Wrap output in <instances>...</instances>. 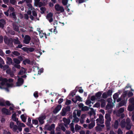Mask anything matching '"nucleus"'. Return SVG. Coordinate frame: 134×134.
Instances as JSON below:
<instances>
[{"mask_svg":"<svg viewBox=\"0 0 134 134\" xmlns=\"http://www.w3.org/2000/svg\"><path fill=\"white\" fill-rule=\"evenodd\" d=\"M13 39L12 38H9L8 37L4 38V43L9 46L12 47L13 46Z\"/></svg>","mask_w":134,"mask_h":134,"instance_id":"obj_1","label":"nucleus"},{"mask_svg":"<svg viewBox=\"0 0 134 134\" xmlns=\"http://www.w3.org/2000/svg\"><path fill=\"white\" fill-rule=\"evenodd\" d=\"M131 121L129 119H127L126 120V124L125 127L126 130H129L131 129L132 126L130 123Z\"/></svg>","mask_w":134,"mask_h":134,"instance_id":"obj_2","label":"nucleus"},{"mask_svg":"<svg viewBox=\"0 0 134 134\" xmlns=\"http://www.w3.org/2000/svg\"><path fill=\"white\" fill-rule=\"evenodd\" d=\"M31 40V38L29 35H26L24 38L23 42L25 44H27L29 43Z\"/></svg>","mask_w":134,"mask_h":134,"instance_id":"obj_3","label":"nucleus"},{"mask_svg":"<svg viewBox=\"0 0 134 134\" xmlns=\"http://www.w3.org/2000/svg\"><path fill=\"white\" fill-rule=\"evenodd\" d=\"M55 126V125L54 124H52L50 126L49 125H46L44 128L46 130L50 131L54 129Z\"/></svg>","mask_w":134,"mask_h":134,"instance_id":"obj_4","label":"nucleus"},{"mask_svg":"<svg viewBox=\"0 0 134 134\" xmlns=\"http://www.w3.org/2000/svg\"><path fill=\"white\" fill-rule=\"evenodd\" d=\"M1 111L2 113L3 114L8 115H10L11 114L10 110L5 108H2V109Z\"/></svg>","mask_w":134,"mask_h":134,"instance_id":"obj_5","label":"nucleus"},{"mask_svg":"<svg viewBox=\"0 0 134 134\" xmlns=\"http://www.w3.org/2000/svg\"><path fill=\"white\" fill-rule=\"evenodd\" d=\"M21 49L24 51L27 52L29 51L30 52H32L35 50L34 48L32 47H23L21 48Z\"/></svg>","mask_w":134,"mask_h":134,"instance_id":"obj_6","label":"nucleus"},{"mask_svg":"<svg viewBox=\"0 0 134 134\" xmlns=\"http://www.w3.org/2000/svg\"><path fill=\"white\" fill-rule=\"evenodd\" d=\"M53 14L52 13L50 12L46 16V18L48 19L50 23L53 21V19L52 18Z\"/></svg>","mask_w":134,"mask_h":134,"instance_id":"obj_7","label":"nucleus"},{"mask_svg":"<svg viewBox=\"0 0 134 134\" xmlns=\"http://www.w3.org/2000/svg\"><path fill=\"white\" fill-rule=\"evenodd\" d=\"M46 116L44 115L40 116L38 118V119L40 124L42 125L44 123V121L43 120L46 119Z\"/></svg>","mask_w":134,"mask_h":134,"instance_id":"obj_8","label":"nucleus"},{"mask_svg":"<svg viewBox=\"0 0 134 134\" xmlns=\"http://www.w3.org/2000/svg\"><path fill=\"white\" fill-rule=\"evenodd\" d=\"M24 81L23 79L22 78H19L18 79V81L16 83V85L18 86H19L22 85Z\"/></svg>","mask_w":134,"mask_h":134,"instance_id":"obj_9","label":"nucleus"},{"mask_svg":"<svg viewBox=\"0 0 134 134\" xmlns=\"http://www.w3.org/2000/svg\"><path fill=\"white\" fill-rule=\"evenodd\" d=\"M9 17L10 18H12L14 19H16V16L15 12L11 13L10 11L9 12Z\"/></svg>","mask_w":134,"mask_h":134,"instance_id":"obj_10","label":"nucleus"},{"mask_svg":"<svg viewBox=\"0 0 134 134\" xmlns=\"http://www.w3.org/2000/svg\"><path fill=\"white\" fill-rule=\"evenodd\" d=\"M98 101L101 102V107L102 108H103L105 107V102L104 99H101L100 100H98Z\"/></svg>","mask_w":134,"mask_h":134,"instance_id":"obj_11","label":"nucleus"},{"mask_svg":"<svg viewBox=\"0 0 134 134\" xmlns=\"http://www.w3.org/2000/svg\"><path fill=\"white\" fill-rule=\"evenodd\" d=\"M102 94L101 92L99 91L96 93L95 94V96L96 98V100H97L100 99V97Z\"/></svg>","mask_w":134,"mask_h":134,"instance_id":"obj_12","label":"nucleus"},{"mask_svg":"<svg viewBox=\"0 0 134 134\" xmlns=\"http://www.w3.org/2000/svg\"><path fill=\"white\" fill-rule=\"evenodd\" d=\"M13 42L14 45L21 44V42L19 40L18 37H16L15 39H13Z\"/></svg>","mask_w":134,"mask_h":134,"instance_id":"obj_13","label":"nucleus"},{"mask_svg":"<svg viewBox=\"0 0 134 134\" xmlns=\"http://www.w3.org/2000/svg\"><path fill=\"white\" fill-rule=\"evenodd\" d=\"M126 124V121L125 122L124 120H122L121 122L120 125L121 128H124L125 127Z\"/></svg>","mask_w":134,"mask_h":134,"instance_id":"obj_14","label":"nucleus"},{"mask_svg":"<svg viewBox=\"0 0 134 134\" xmlns=\"http://www.w3.org/2000/svg\"><path fill=\"white\" fill-rule=\"evenodd\" d=\"M7 64L10 65L11 64H13L12 63V59L10 58L7 57Z\"/></svg>","mask_w":134,"mask_h":134,"instance_id":"obj_15","label":"nucleus"},{"mask_svg":"<svg viewBox=\"0 0 134 134\" xmlns=\"http://www.w3.org/2000/svg\"><path fill=\"white\" fill-rule=\"evenodd\" d=\"M105 125L107 127V130H109L110 122L109 120H106L105 121Z\"/></svg>","mask_w":134,"mask_h":134,"instance_id":"obj_16","label":"nucleus"},{"mask_svg":"<svg viewBox=\"0 0 134 134\" xmlns=\"http://www.w3.org/2000/svg\"><path fill=\"white\" fill-rule=\"evenodd\" d=\"M134 109V105L131 104L129 105L127 108V110L128 111H132Z\"/></svg>","mask_w":134,"mask_h":134,"instance_id":"obj_17","label":"nucleus"},{"mask_svg":"<svg viewBox=\"0 0 134 134\" xmlns=\"http://www.w3.org/2000/svg\"><path fill=\"white\" fill-rule=\"evenodd\" d=\"M30 60L28 59H26L23 61V63L25 65H26V64H30Z\"/></svg>","mask_w":134,"mask_h":134,"instance_id":"obj_18","label":"nucleus"},{"mask_svg":"<svg viewBox=\"0 0 134 134\" xmlns=\"http://www.w3.org/2000/svg\"><path fill=\"white\" fill-rule=\"evenodd\" d=\"M59 111V104L57 105V107L55 108L53 111V114H56Z\"/></svg>","mask_w":134,"mask_h":134,"instance_id":"obj_19","label":"nucleus"},{"mask_svg":"<svg viewBox=\"0 0 134 134\" xmlns=\"http://www.w3.org/2000/svg\"><path fill=\"white\" fill-rule=\"evenodd\" d=\"M14 30L16 31H18L19 30L18 26L16 24H14L13 25Z\"/></svg>","mask_w":134,"mask_h":134,"instance_id":"obj_20","label":"nucleus"},{"mask_svg":"<svg viewBox=\"0 0 134 134\" xmlns=\"http://www.w3.org/2000/svg\"><path fill=\"white\" fill-rule=\"evenodd\" d=\"M20 118L22 121L24 122H25L26 121V118L24 114H23L20 116Z\"/></svg>","mask_w":134,"mask_h":134,"instance_id":"obj_21","label":"nucleus"},{"mask_svg":"<svg viewBox=\"0 0 134 134\" xmlns=\"http://www.w3.org/2000/svg\"><path fill=\"white\" fill-rule=\"evenodd\" d=\"M119 125L118 120H116L114 122V127L115 129H117L118 128Z\"/></svg>","mask_w":134,"mask_h":134,"instance_id":"obj_22","label":"nucleus"},{"mask_svg":"<svg viewBox=\"0 0 134 134\" xmlns=\"http://www.w3.org/2000/svg\"><path fill=\"white\" fill-rule=\"evenodd\" d=\"M63 121L66 123L67 124H69L70 122V120L69 119H67L65 118H63Z\"/></svg>","mask_w":134,"mask_h":134,"instance_id":"obj_23","label":"nucleus"},{"mask_svg":"<svg viewBox=\"0 0 134 134\" xmlns=\"http://www.w3.org/2000/svg\"><path fill=\"white\" fill-rule=\"evenodd\" d=\"M14 63L16 64H19L20 63V61L18 59L14 58L13 59Z\"/></svg>","mask_w":134,"mask_h":134,"instance_id":"obj_24","label":"nucleus"},{"mask_svg":"<svg viewBox=\"0 0 134 134\" xmlns=\"http://www.w3.org/2000/svg\"><path fill=\"white\" fill-rule=\"evenodd\" d=\"M7 81V80L6 78H4L2 81L1 83L0 84L2 86H3L5 84V83Z\"/></svg>","mask_w":134,"mask_h":134,"instance_id":"obj_25","label":"nucleus"},{"mask_svg":"<svg viewBox=\"0 0 134 134\" xmlns=\"http://www.w3.org/2000/svg\"><path fill=\"white\" fill-rule=\"evenodd\" d=\"M119 94L116 93H115L113 96V98L114 100H115L118 97Z\"/></svg>","mask_w":134,"mask_h":134,"instance_id":"obj_26","label":"nucleus"},{"mask_svg":"<svg viewBox=\"0 0 134 134\" xmlns=\"http://www.w3.org/2000/svg\"><path fill=\"white\" fill-rule=\"evenodd\" d=\"M95 125V123L94 122H91L89 125L88 128L90 129L92 128Z\"/></svg>","mask_w":134,"mask_h":134,"instance_id":"obj_27","label":"nucleus"},{"mask_svg":"<svg viewBox=\"0 0 134 134\" xmlns=\"http://www.w3.org/2000/svg\"><path fill=\"white\" fill-rule=\"evenodd\" d=\"M112 93L113 91L112 90H109L107 92V94L108 96H111L112 95Z\"/></svg>","mask_w":134,"mask_h":134,"instance_id":"obj_28","label":"nucleus"},{"mask_svg":"<svg viewBox=\"0 0 134 134\" xmlns=\"http://www.w3.org/2000/svg\"><path fill=\"white\" fill-rule=\"evenodd\" d=\"M12 53L14 55L17 56H19L20 55V53L16 51H14V52H12Z\"/></svg>","mask_w":134,"mask_h":134,"instance_id":"obj_29","label":"nucleus"},{"mask_svg":"<svg viewBox=\"0 0 134 134\" xmlns=\"http://www.w3.org/2000/svg\"><path fill=\"white\" fill-rule=\"evenodd\" d=\"M88 107L86 106L83 107L81 108L82 110L83 111H88Z\"/></svg>","mask_w":134,"mask_h":134,"instance_id":"obj_30","label":"nucleus"},{"mask_svg":"<svg viewBox=\"0 0 134 134\" xmlns=\"http://www.w3.org/2000/svg\"><path fill=\"white\" fill-rule=\"evenodd\" d=\"M79 119L77 117L74 118L72 121V122L77 123L79 121Z\"/></svg>","mask_w":134,"mask_h":134,"instance_id":"obj_31","label":"nucleus"},{"mask_svg":"<svg viewBox=\"0 0 134 134\" xmlns=\"http://www.w3.org/2000/svg\"><path fill=\"white\" fill-rule=\"evenodd\" d=\"M100 103L98 102H97L93 105V107L99 108L100 107Z\"/></svg>","mask_w":134,"mask_h":134,"instance_id":"obj_32","label":"nucleus"},{"mask_svg":"<svg viewBox=\"0 0 134 134\" xmlns=\"http://www.w3.org/2000/svg\"><path fill=\"white\" fill-rule=\"evenodd\" d=\"M68 0H62V3L63 5H66L68 3Z\"/></svg>","mask_w":134,"mask_h":134,"instance_id":"obj_33","label":"nucleus"},{"mask_svg":"<svg viewBox=\"0 0 134 134\" xmlns=\"http://www.w3.org/2000/svg\"><path fill=\"white\" fill-rule=\"evenodd\" d=\"M108 97V96L106 92H104L102 94V97L103 98L106 99Z\"/></svg>","mask_w":134,"mask_h":134,"instance_id":"obj_34","label":"nucleus"},{"mask_svg":"<svg viewBox=\"0 0 134 134\" xmlns=\"http://www.w3.org/2000/svg\"><path fill=\"white\" fill-rule=\"evenodd\" d=\"M80 126H79L78 124H76L75 125V130L76 131H77L80 130L81 129Z\"/></svg>","mask_w":134,"mask_h":134,"instance_id":"obj_35","label":"nucleus"},{"mask_svg":"<svg viewBox=\"0 0 134 134\" xmlns=\"http://www.w3.org/2000/svg\"><path fill=\"white\" fill-rule=\"evenodd\" d=\"M9 66L7 65H5L4 66H3L2 68L3 70H7V69L9 68Z\"/></svg>","mask_w":134,"mask_h":134,"instance_id":"obj_36","label":"nucleus"},{"mask_svg":"<svg viewBox=\"0 0 134 134\" xmlns=\"http://www.w3.org/2000/svg\"><path fill=\"white\" fill-rule=\"evenodd\" d=\"M124 111V108L122 107L120 108L119 109L118 111H119V113H122Z\"/></svg>","mask_w":134,"mask_h":134,"instance_id":"obj_37","label":"nucleus"},{"mask_svg":"<svg viewBox=\"0 0 134 134\" xmlns=\"http://www.w3.org/2000/svg\"><path fill=\"white\" fill-rule=\"evenodd\" d=\"M76 99L77 101L78 100L79 101H82V99L79 96H76Z\"/></svg>","mask_w":134,"mask_h":134,"instance_id":"obj_38","label":"nucleus"},{"mask_svg":"<svg viewBox=\"0 0 134 134\" xmlns=\"http://www.w3.org/2000/svg\"><path fill=\"white\" fill-rule=\"evenodd\" d=\"M8 9H9V12L10 11L11 13L14 12V9L12 7H9Z\"/></svg>","mask_w":134,"mask_h":134,"instance_id":"obj_39","label":"nucleus"},{"mask_svg":"<svg viewBox=\"0 0 134 134\" xmlns=\"http://www.w3.org/2000/svg\"><path fill=\"white\" fill-rule=\"evenodd\" d=\"M49 31H50L51 32H54V34H56L57 33V31L56 29L55 28L53 30V29H51L50 30H49Z\"/></svg>","mask_w":134,"mask_h":134,"instance_id":"obj_40","label":"nucleus"},{"mask_svg":"<svg viewBox=\"0 0 134 134\" xmlns=\"http://www.w3.org/2000/svg\"><path fill=\"white\" fill-rule=\"evenodd\" d=\"M9 126L10 129H12L14 126V123L13 122L11 121L10 122L9 124Z\"/></svg>","mask_w":134,"mask_h":134,"instance_id":"obj_41","label":"nucleus"},{"mask_svg":"<svg viewBox=\"0 0 134 134\" xmlns=\"http://www.w3.org/2000/svg\"><path fill=\"white\" fill-rule=\"evenodd\" d=\"M12 129L13 131L16 132L18 129V126L15 125Z\"/></svg>","mask_w":134,"mask_h":134,"instance_id":"obj_42","label":"nucleus"},{"mask_svg":"<svg viewBox=\"0 0 134 134\" xmlns=\"http://www.w3.org/2000/svg\"><path fill=\"white\" fill-rule=\"evenodd\" d=\"M32 123L33 124L35 125H37L38 124V121L37 120L33 119L32 120Z\"/></svg>","mask_w":134,"mask_h":134,"instance_id":"obj_43","label":"nucleus"},{"mask_svg":"<svg viewBox=\"0 0 134 134\" xmlns=\"http://www.w3.org/2000/svg\"><path fill=\"white\" fill-rule=\"evenodd\" d=\"M103 116L102 114L99 115V122L102 123L101 122L102 120L103 119Z\"/></svg>","mask_w":134,"mask_h":134,"instance_id":"obj_44","label":"nucleus"},{"mask_svg":"<svg viewBox=\"0 0 134 134\" xmlns=\"http://www.w3.org/2000/svg\"><path fill=\"white\" fill-rule=\"evenodd\" d=\"M59 11H60L62 13L64 11V9L63 6H59Z\"/></svg>","mask_w":134,"mask_h":134,"instance_id":"obj_45","label":"nucleus"},{"mask_svg":"<svg viewBox=\"0 0 134 134\" xmlns=\"http://www.w3.org/2000/svg\"><path fill=\"white\" fill-rule=\"evenodd\" d=\"M40 9L42 11L41 13L43 14L44 13V12L46 10V8L44 7H42L40 8Z\"/></svg>","mask_w":134,"mask_h":134,"instance_id":"obj_46","label":"nucleus"},{"mask_svg":"<svg viewBox=\"0 0 134 134\" xmlns=\"http://www.w3.org/2000/svg\"><path fill=\"white\" fill-rule=\"evenodd\" d=\"M105 118L106 119H107V120H109L110 119L109 115L108 114H106L105 116Z\"/></svg>","mask_w":134,"mask_h":134,"instance_id":"obj_47","label":"nucleus"},{"mask_svg":"<svg viewBox=\"0 0 134 134\" xmlns=\"http://www.w3.org/2000/svg\"><path fill=\"white\" fill-rule=\"evenodd\" d=\"M129 101L131 103V104L134 105V99L133 98L130 99Z\"/></svg>","mask_w":134,"mask_h":134,"instance_id":"obj_48","label":"nucleus"},{"mask_svg":"<svg viewBox=\"0 0 134 134\" xmlns=\"http://www.w3.org/2000/svg\"><path fill=\"white\" fill-rule=\"evenodd\" d=\"M43 5V3L41 2H40L37 4L36 5L37 6L38 5L39 7H41V6H42Z\"/></svg>","mask_w":134,"mask_h":134,"instance_id":"obj_49","label":"nucleus"},{"mask_svg":"<svg viewBox=\"0 0 134 134\" xmlns=\"http://www.w3.org/2000/svg\"><path fill=\"white\" fill-rule=\"evenodd\" d=\"M125 104V102L124 101H121L119 103V105L120 107H121L124 105Z\"/></svg>","mask_w":134,"mask_h":134,"instance_id":"obj_50","label":"nucleus"},{"mask_svg":"<svg viewBox=\"0 0 134 134\" xmlns=\"http://www.w3.org/2000/svg\"><path fill=\"white\" fill-rule=\"evenodd\" d=\"M91 100L92 101L96 100V98L95 96H92L91 97Z\"/></svg>","mask_w":134,"mask_h":134,"instance_id":"obj_51","label":"nucleus"},{"mask_svg":"<svg viewBox=\"0 0 134 134\" xmlns=\"http://www.w3.org/2000/svg\"><path fill=\"white\" fill-rule=\"evenodd\" d=\"M13 120L15 121H16V124L18 125L19 121H18V118H16V117L12 119Z\"/></svg>","mask_w":134,"mask_h":134,"instance_id":"obj_52","label":"nucleus"},{"mask_svg":"<svg viewBox=\"0 0 134 134\" xmlns=\"http://www.w3.org/2000/svg\"><path fill=\"white\" fill-rule=\"evenodd\" d=\"M71 101L70 100H67L65 102V104L67 105H68L71 104Z\"/></svg>","mask_w":134,"mask_h":134,"instance_id":"obj_53","label":"nucleus"},{"mask_svg":"<svg viewBox=\"0 0 134 134\" xmlns=\"http://www.w3.org/2000/svg\"><path fill=\"white\" fill-rule=\"evenodd\" d=\"M0 22L5 25L6 24V22L5 20L4 19H1L0 20Z\"/></svg>","mask_w":134,"mask_h":134,"instance_id":"obj_54","label":"nucleus"},{"mask_svg":"<svg viewBox=\"0 0 134 134\" xmlns=\"http://www.w3.org/2000/svg\"><path fill=\"white\" fill-rule=\"evenodd\" d=\"M10 3L13 5L15 4L16 1L15 0H10Z\"/></svg>","mask_w":134,"mask_h":134,"instance_id":"obj_55","label":"nucleus"},{"mask_svg":"<svg viewBox=\"0 0 134 134\" xmlns=\"http://www.w3.org/2000/svg\"><path fill=\"white\" fill-rule=\"evenodd\" d=\"M9 9H8L7 11L4 12V14L7 16H9Z\"/></svg>","mask_w":134,"mask_h":134,"instance_id":"obj_56","label":"nucleus"},{"mask_svg":"<svg viewBox=\"0 0 134 134\" xmlns=\"http://www.w3.org/2000/svg\"><path fill=\"white\" fill-rule=\"evenodd\" d=\"M91 102L90 100H87L85 102L86 104L87 105H89V104H91Z\"/></svg>","mask_w":134,"mask_h":134,"instance_id":"obj_57","label":"nucleus"},{"mask_svg":"<svg viewBox=\"0 0 134 134\" xmlns=\"http://www.w3.org/2000/svg\"><path fill=\"white\" fill-rule=\"evenodd\" d=\"M128 97H131L133 96V93L132 92L130 91L128 93Z\"/></svg>","mask_w":134,"mask_h":134,"instance_id":"obj_58","label":"nucleus"},{"mask_svg":"<svg viewBox=\"0 0 134 134\" xmlns=\"http://www.w3.org/2000/svg\"><path fill=\"white\" fill-rule=\"evenodd\" d=\"M26 125L29 126L30 128H31L33 127L32 125L31 124V123H27Z\"/></svg>","mask_w":134,"mask_h":134,"instance_id":"obj_59","label":"nucleus"},{"mask_svg":"<svg viewBox=\"0 0 134 134\" xmlns=\"http://www.w3.org/2000/svg\"><path fill=\"white\" fill-rule=\"evenodd\" d=\"M75 93L74 91H73L71 92L70 94V95L72 97H73L74 95H75Z\"/></svg>","mask_w":134,"mask_h":134,"instance_id":"obj_60","label":"nucleus"},{"mask_svg":"<svg viewBox=\"0 0 134 134\" xmlns=\"http://www.w3.org/2000/svg\"><path fill=\"white\" fill-rule=\"evenodd\" d=\"M9 33L12 35H14L15 34V32L13 30H11L9 31Z\"/></svg>","mask_w":134,"mask_h":134,"instance_id":"obj_61","label":"nucleus"},{"mask_svg":"<svg viewBox=\"0 0 134 134\" xmlns=\"http://www.w3.org/2000/svg\"><path fill=\"white\" fill-rule=\"evenodd\" d=\"M34 96L35 98H37L38 97V93L37 92H35L34 94Z\"/></svg>","mask_w":134,"mask_h":134,"instance_id":"obj_62","label":"nucleus"},{"mask_svg":"<svg viewBox=\"0 0 134 134\" xmlns=\"http://www.w3.org/2000/svg\"><path fill=\"white\" fill-rule=\"evenodd\" d=\"M102 128L99 126H97L96 127V131H100L101 130Z\"/></svg>","mask_w":134,"mask_h":134,"instance_id":"obj_63","label":"nucleus"},{"mask_svg":"<svg viewBox=\"0 0 134 134\" xmlns=\"http://www.w3.org/2000/svg\"><path fill=\"white\" fill-rule=\"evenodd\" d=\"M123 133L122 132V131L121 129L120 128H119L118 129V134H122Z\"/></svg>","mask_w":134,"mask_h":134,"instance_id":"obj_64","label":"nucleus"}]
</instances>
